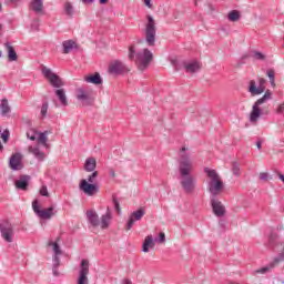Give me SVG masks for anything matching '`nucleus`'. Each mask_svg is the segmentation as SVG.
<instances>
[{
	"label": "nucleus",
	"mask_w": 284,
	"mask_h": 284,
	"mask_svg": "<svg viewBox=\"0 0 284 284\" xmlns=\"http://www.w3.org/2000/svg\"><path fill=\"white\" fill-rule=\"evenodd\" d=\"M179 156L181 187L185 194H194V190H196V179L192 175V172H194V162H192L185 146L180 150Z\"/></svg>",
	"instance_id": "nucleus-1"
},
{
	"label": "nucleus",
	"mask_w": 284,
	"mask_h": 284,
	"mask_svg": "<svg viewBox=\"0 0 284 284\" xmlns=\"http://www.w3.org/2000/svg\"><path fill=\"white\" fill-rule=\"evenodd\" d=\"M129 60L134 61L138 70H148L152 61L154 60V54L149 49H142L136 51V47L134 44L129 47Z\"/></svg>",
	"instance_id": "nucleus-2"
},
{
	"label": "nucleus",
	"mask_w": 284,
	"mask_h": 284,
	"mask_svg": "<svg viewBox=\"0 0 284 284\" xmlns=\"http://www.w3.org/2000/svg\"><path fill=\"white\" fill-rule=\"evenodd\" d=\"M268 247H272L274 252L280 254L266 266L255 271V274H267V272L274 270L278 263L284 261V243H278V234L272 233L268 237Z\"/></svg>",
	"instance_id": "nucleus-3"
},
{
	"label": "nucleus",
	"mask_w": 284,
	"mask_h": 284,
	"mask_svg": "<svg viewBox=\"0 0 284 284\" xmlns=\"http://www.w3.org/2000/svg\"><path fill=\"white\" fill-rule=\"evenodd\" d=\"M204 173L206 174L209 192L212 193L213 196H219V194L225 190L223 179H221V175H219L214 169L205 168Z\"/></svg>",
	"instance_id": "nucleus-4"
},
{
	"label": "nucleus",
	"mask_w": 284,
	"mask_h": 284,
	"mask_svg": "<svg viewBox=\"0 0 284 284\" xmlns=\"http://www.w3.org/2000/svg\"><path fill=\"white\" fill-rule=\"evenodd\" d=\"M87 219L92 227H101V230H108L112 223V211L110 207L106 209V213L99 219L97 211H87Z\"/></svg>",
	"instance_id": "nucleus-5"
},
{
	"label": "nucleus",
	"mask_w": 284,
	"mask_h": 284,
	"mask_svg": "<svg viewBox=\"0 0 284 284\" xmlns=\"http://www.w3.org/2000/svg\"><path fill=\"white\" fill-rule=\"evenodd\" d=\"M272 99V91L266 90L265 94L260 98L252 106V111L250 113V122L251 123H258V119H261L262 114H267V111H262L261 106L263 103H267V101H271Z\"/></svg>",
	"instance_id": "nucleus-6"
},
{
	"label": "nucleus",
	"mask_w": 284,
	"mask_h": 284,
	"mask_svg": "<svg viewBox=\"0 0 284 284\" xmlns=\"http://www.w3.org/2000/svg\"><path fill=\"white\" fill-rule=\"evenodd\" d=\"M144 39L149 48L156 45V20L150 14L146 16V22L144 24Z\"/></svg>",
	"instance_id": "nucleus-7"
},
{
	"label": "nucleus",
	"mask_w": 284,
	"mask_h": 284,
	"mask_svg": "<svg viewBox=\"0 0 284 284\" xmlns=\"http://www.w3.org/2000/svg\"><path fill=\"white\" fill-rule=\"evenodd\" d=\"M48 134H52V131L38 133V144L34 146H29L30 154H33L38 161H43V159H45V153L39 149V145H43V148H50V144H48Z\"/></svg>",
	"instance_id": "nucleus-8"
},
{
	"label": "nucleus",
	"mask_w": 284,
	"mask_h": 284,
	"mask_svg": "<svg viewBox=\"0 0 284 284\" xmlns=\"http://www.w3.org/2000/svg\"><path fill=\"white\" fill-rule=\"evenodd\" d=\"M75 99H78V101H81L82 105H93L94 91L89 88L80 87L75 89Z\"/></svg>",
	"instance_id": "nucleus-9"
},
{
	"label": "nucleus",
	"mask_w": 284,
	"mask_h": 284,
	"mask_svg": "<svg viewBox=\"0 0 284 284\" xmlns=\"http://www.w3.org/2000/svg\"><path fill=\"white\" fill-rule=\"evenodd\" d=\"M32 210L39 216V219H42L43 221H50L54 214H57V211H54V206H50L48 209H41L39 206V200H34L32 202Z\"/></svg>",
	"instance_id": "nucleus-10"
},
{
	"label": "nucleus",
	"mask_w": 284,
	"mask_h": 284,
	"mask_svg": "<svg viewBox=\"0 0 284 284\" xmlns=\"http://www.w3.org/2000/svg\"><path fill=\"white\" fill-rule=\"evenodd\" d=\"M42 74L53 88H63V80L48 67H42Z\"/></svg>",
	"instance_id": "nucleus-11"
},
{
	"label": "nucleus",
	"mask_w": 284,
	"mask_h": 284,
	"mask_svg": "<svg viewBox=\"0 0 284 284\" xmlns=\"http://www.w3.org/2000/svg\"><path fill=\"white\" fill-rule=\"evenodd\" d=\"M49 247H52L54 255H53V275L59 276V265H61V260H59V256L63 254L61 251V246H59V243L49 241L48 243Z\"/></svg>",
	"instance_id": "nucleus-12"
},
{
	"label": "nucleus",
	"mask_w": 284,
	"mask_h": 284,
	"mask_svg": "<svg viewBox=\"0 0 284 284\" xmlns=\"http://www.w3.org/2000/svg\"><path fill=\"white\" fill-rule=\"evenodd\" d=\"M0 232L3 241L6 243H12L14 241V227L8 221H4L0 224Z\"/></svg>",
	"instance_id": "nucleus-13"
},
{
	"label": "nucleus",
	"mask_w": 284,
	"mask_h": 284,
	"mask_svg": "<svg viewBox=\"0 0 284 284\" xmlns=\"http://www.w3.org/2000/svg\"><path fill=\"white\" fill-rule=\"evenodd\" d=\"M88 274H90V261L82 260L80 263L78 284H88Z\"/></svg>",
	"instance_id": "nucleus-14"
},
{
	"label": "nucleus",
	"mask_w": 284,
	"mask_h": 284,
	"mask_svg": "<svg viewBox=\"0 0 284 284\" xmlns=\"http://www.w3.org/2000/svg\"><path fill=\"white\" fill-rule=\"evenodd\" d=\"M79 189L87 196H94V194L99 193V185L98 184H90V182H88V180H85V179L80 181Z\"/></svg>",
	"instance_id": "nucleus-15"
},
{
	"label": "nucleus",
	"mask_w": 284,
	"mask_h": 284,
	"mask_svg": "<svg viewBox=\"0 0 284 284\" xmlns=\"http://www.w3.org/2000/svg\"><path fill=\"white\" fill-rule=\"evenodd\" d=\"M265 83H267V81L265 79L258 78V87H256V81L251 80L250 87H248V92L252 94V97L263 94L265 92Z\"/></svg>",
	"instance_id": "nucleus-16"
},
{
	"label": "nucleus",
	"mask_w": 284,
	"mask_h": 284,
	"mask_svg": "<svg viewBox=\"0 0 284 284\" xmlns=\"http://www.w3.org/2000/svg\"><path fill=\"white\" fill-rule=\"evenodd\" d=\"M143 216H145V209L144 207H140L138 211H134L128 223L125 226L126 232H130V230H132V227L134 226V222L135 221H141V219H143Z\"/></svg>",
	"instance_id": "nucleus-17"
},
{
	"label": "nucleus",
	"mask_w": 284,
	"mask_h": 284,
	"mask_svg": "<svg viewBox=\"0 0 284 284\" xmlns=\"http://www.w3.org/2000/svg\"><path fill=\"white\" fill-rule=\"evenodd\" d=\"M109 72L111 74H121L123 72H128V67H125V64H123V62H121L119 60H114L109 65Z\"/></svg>",
	"instance_id": "nucleus-18"
},
{
	"label": "nucleus",
	"mask_w": 284,
	"mask_h": 284,
	"mask_svg": "<svg viewBox=\"0 0 284 284\" xmlns=\"http://www.w3.org/2000/svg\"><path fill=\"white\" fill-rule=\"evenodd\" d=\"M211 205L215 216H225V205H223L221 201L216 200V197L213 196L211 199Z\"/></svg>",
	"instance_id": "nucleus-19"
},
{
	"label": "nucleus",
	"mask_w": 284,
	"mask_h": 284,
	"mask_svg": "<svg viewBox=\"0 0 284 284\" xmlns=\"http://www.w3.org/2000/svg\"><path fill=\"white\" fill-rule=\"evenodd\" d=\"M183 68L186 72H190L191 74H193L194 72H199V70H201V62L199 61L183 62Z\"/></svg>",
	"instance_id": "nucleus-20"
},
{
	"label": "nucleus",
	"mask_w": 284,
	"mask_h": 284,
	"mask_svg": "<svg viewBox=\"0 0 284 284\" xmlns=\"http://www.w3.org/2000/svg\"><path fill=\"white\" fill-rule=\"evenodd\" d=\"M9 165L11 170H21V168H23V164L21 163V154H13L10 159Z\"/></svg>",
	"instance_id": "nucleus-21"
},
{
	"label": "nucleus",
	"mask_w": 284,
	"mask_h": 284,
	"mask_svg": "<svg viewBox=\"0 0 284 284\" xmlns=\"http://www.w3.org/2000/svg\"><path fill=\"white\" fill-rule=\"evenodd\" d=\"M84 81H87V83H93V85H101V83H103V79H101V74L99 73L85 77Z\"/></svg>",
	"instance_id": "nucleus-22"
},
{
	"label": "nucleus",
	"mask_w": 284,
	"mask_h": 284,
	"mask_svg": "<svg viewBox=\"0 0 284 284\" xmlns=\"http://www.w3.org/2000/svg\"><path fill=\"white\" fill-rule=\"evenodd\" d=\"M154 245V239L152 237V235H148L142 244V252H150V250H152Z\"/></svg>",
	"instance_id": "nucleus-23"
},
{
	"label": "nucleus",
	"mask_w": 284,
	"mask_h": 284,
	"mask_svg": "<svg viewBox=\"0 0 284 284\" xmlns=\"http://www.w3.org/2000/svg\"><path fill=\"white\" fill-rule=\"evenodd\" d=\"M55 97L59 99L61 105L68 106V95H65V89H57Z\"/></svg>",
	"instance_id": "nucleus-24"
},
{
	"label": "nucleus",
	"mask_w": 284,
	"mask_h": 284,
	"mask_svg": "<svg viewBox=\"0 0 284 284\" xmlns=\"http://www.w3.org/2000/svg\"><path fill=\"white\" fill-rule=\"evenodd\" d=\"M4 47L8 52V60L17 61V59H19V55H17V51L14 50V47H12L10 43H4Z\"/></svg>",
	"instance_id": "nucleus-25"
},
{
	"label": "nucleus",
	"mask_w": 284,
	"mask_h": 284,
	"mask_svg": "<svg viewBox=\"0 0 284 284\" xmlns=\"http://www.w3.org/2000/svg\"><path fill=\"white\" fill-rule=\"evenodd\" d=\"M85 172H94L97 170V159L88 158L84 162Z\"/></svg>",
	"instance_id": "nucleus-26"
},
{
	"label": "nucleus",
	"mask_w": 284,
	"mask_h": 284,
	"mask_svg": "<svg viewBox=\"0 0 284 284\" xmlns=\"http://www.w3.org/2000/svg\"><path fill=\"white\" fill-rule=\"evenodd\" d=\"M30 8L37 14L43 12V0H32L30 3Z\"/></svg>",
	"instance_id": "nucleus-27"
},
{
	"label": "nucleus",
	"mask_w": 284,
	"mask_h": 284,
	"mask_svg": "<svg viewBox=\"0 0 284 284\" xmlns=\"http://www.w3.org/2000/svg\"><path fill=\"white\" fill-rule=\"evenodd\" d=\"M29 181L30 176L23 175L20 178V180L16 181V187H18V190H28Z\"/></svg>",
	"instance_id": "nucleus-28"
},
{
	"label": "nucleus",
	"mask_w": 284,
	"mask_h": 284,
	"mask_svg": "<svg viewBox=\"0 0 284 284\" xmlns=\"http://www.w3.org/2000/svg\"><path fill=\"white\" fill-rule=\"evenodd\" d=\"M62 48H63V54H70V52H72V50L77 48V42L72 40H67L62 43Z\"/></svg>",
	"instance_id": "nucleus-29"
},
{
	"label": "nucleus",
	"mask_w": 284,
	"mask_h": 284,
	"mask_svg": "<svg viewBox=\"0 0 284 284\" xmlns=\"http://www.w3.org/2000/svg\"><path fill=\"white\" fill-rule=\"evenodd\" d=\"M0 110L2 116H6V114H10V104L8 103V99H2L0 103Z\"/></svg>",
	"instance_id": "nucleus-30"
},
{
	"label": "nucleus",
	"mask_w": 284,
	"mask_h": 284,
	"mask_svg": "<svg viewBox=\"0 0 284 284\" xmlns=\"http://www.w3.org/2000/svg\"><path fill=\"white\" fill-rule=\"evenodd\" d=\"M227 18L229 21L236 22L239 21V19H241V12H239L237 10H233L229 13Z\"/></svg>",
	"instance_id": "nucleus-31"
},
{
	"label": "nucleus",
	"mask_w": 284,
	"mask_h": 284,
	"mask_svg": "<svg viewBox=\"0 0 284 284\" xmlns=\"http://www.w3.org/2000/svg\"><path fill=\"white\" fill-rule=\"evenodd\" d=\"M39 131L31 129L27 132V138L30 139V141H37V136H39Z\"/></svg>",
	"instance_id": "nucleus-32"
},
{
	"label": "nucleus",
	"mask_w": 284,
	"mask_h": 284,
	"mask_svg": "<svg viewBox=\"0 0 284 284\" xmlns=\"http://www.w3.org/2000/svg\"><path fill=\"white\" fill-rule=\"evenodd\" d=\"M64 11H65V14H68L69 17H72V14H74V8L72 7V3L65 2Z\"/></svg>",
	"instance_id": "nucleus-33"
},
{
	"label": "nucleus",
	"mask_w": 284,
	"mask_h": 284,
	"mask_svg": "<svg viewBox=\"0 0 284 284\" xmlns=\"http://www.w3.org/2000/svg\"><path fill=\"white\" fill-rule=\"evenodd\" d=\"M232 172L235 176H239L241 174V165L237 162H233Z\"/></svg>",
	"instance_id": "nucleus-34"
},
{
	"label": "nucleus",
	"mask_w": 284,
	"mask_h": 284,
	"mask_svg": "<svg viewBox=\"0 0 284 284\" xmlns=\"http://www.w3.org/2000/svg\"><path fill=\"white\" fill-rule=\"evenodd\" d=\"M97 176H99V171H93L92 174L87 179L88 183L95 184Z\"/></svg>",
	"instance_id": "nucleus-35"
},
{
	"label": "nucleus",
	"mask_w": 284,
	"mask_h": 284,
	"mask_svg": "<svg viewBox=\"0 0 284 284\" xmlns=\"http://www.w3.org/2000/svg\"><path fill=\"white\" fill-rule=\"evenodd\" d=\"M40 114L41 119H45V116H48V102L42 103Z\"/></svg>",
	"instance_id": "nucleus-36"
},
{
	"label": "nucleus",
	"mask_w": 284,
	"mask_h": 284,
	"mask_svg": "<svg viewBox=\"0 0 284 284\" xmlns=\"http://www.w3.org/2000/svg\"><path fill=\"white\" fill-rule=\"evenodd\" d=\"M253 59H257L258 61H263V60H265V54H263L258 51H255V52H253Z\"/></svg>",
	"instance_id": "nucleus-37"
},
{
	"label": "nucleus",
	"mask_w": 284,
	"mask_h": 284,
	"mask_svg": "<svg viewBox=\"0 0 284 284\" xmlns=\"http://www.w3.org/2000/svg\"><path fill=\"white\" fill-rule=\"evenodd\" d=\"M40 194H41V196H50V193L48 192V186L43 185L40 189Z\"/></svg>",
	"instance_id": "nucleus-38"
},
{
	"label": "nucleus",
	"mask_w": 284,
	"mask_h": 284,
	"mask_svg": "<svg viewBox=\"0 0 284 284\" xmlns=\"http://www.w3.org/2000/svg\"><path fill=\"white\" fill-rule=\"evenodd\" d=\"M113 205L115 207V211L118 212V214L121 212V206L119 204V200H116L115 197H113Z\"/></svg>",
	"instance_id": "nucleus-39"
},
{
	"label": "nucleus",
	"mask_w": 284,
	"mask_h": 284,
	"mask_svg": "<svg viewBox=\"0 0 284 284\" xmlns=\"http://www.w3.org/2000/svg\"><path fill=\"white\" fill-rule=\"evenodd\" d=\"M31 30H33V31L39 30V20H34V21L31 23Z\"/></svg>",
	"instance_id": "nucleus-40"
},
{
	"label": "nucleus",
	"mask_w": 284,
	"mask_h": 284,
	"mask_svg": "<svg viewBox=\"0 0 284 284\" xmlns=\"http://www.w3.org/2000/svg\"><path fill=\"white\" fill-rule=\"evenodd\" d=\"M267 179H270V174H267V173H260V180L261 181H267Z\"/></svg>",
	"instance_id": "nucleus-41"
},
{
	"label": "nucleus",
	"mask_w": 284,
	"mask_h": 284,
	"mask_svg": "<svg viewBox=\"0 0 284 284\" xmlns=\"http://www.w3.org/2000/svg\"><path fill=\"white\" fill-rule=\"evenodd\" d=\"M274 75H275L274 70H268L267 71V77H268L270 81L274 80Z\"/></svg>",
	"instance_id": "nucleus-42"
},
{
	"label": "nucleus",
	"mask_w": 284,
	"mask_h": 284,
	"mask_svg": "<svg viewBox=\"0 0 284 284\" xmlns=\"http://www.w3.org/2000/svg\"><path fill=\"white\" fill-rule=\"evenodd\" d=\"M277 113H278V114H283V113H284V103H282V104H280V105L277 106Z\"/></svg>",
	"instance_id": "nucleus-43"
},
{
	"label": "nucleus",
	"mask_w": 284,
	"mask_h": 284,
	"mask_svg": "<svg viewBox=\"0 0 284 284\" xmlns=\"http://www.w3.org/2000/svg\"><path fill=\"white\" fill-rule=\"evenodd\" d=\"M9 136H10V133L9 132H4V133H2V135H1V139L4 141V143H6V141H8V139H9Z\"/></svg>",
	"instance_id": "nucleus-44"
},
{
	"label": "nucleus",
	"mask_w": 284,
	"mask_h": 284,
	"mask_svg": "<svg viewBox=\"0 0 284 284\" xmlns=\"http://www.w3.org/2000/svg\"><path fill=\"white\" fill-rule=\"evenodd\" d=\"M160 243H165V233L161 232L159 235Z\"/></svg>",
	"instance_id": "nucleus-45"
},
{
	"label": "nucleus",
	"mask_w": 284,
	"mask_h": 284,
	"mask_svg": "<svg viewBox=\"0 0 284 284\" xmlns=\"http://www.w3.org/2000/svg\"><path fill=\"white\" fill-rule=\"evenodd\" d=\"M144 4L146 6V8L152 9V0H144Z\"/></svg>",
	"instance_id": "nucleus-46"
},
{
	"label": "nucleus",
	"mask_w": 284,
	"mask_h": 284,
	"mask_svg": "<svg viewBox=\"0 0 284 284\" xmlns=\"http://www.w3.org/2000/svg\"><path fill=\"white\" fill-rule=\"evenodd\" d=\"M109 175L111 176V179H114V176H116V173L114 172V169L109 170Z\"/></svg>",
	"instance_id": "nucleus-47"
},
{
	"label": "nucleus",
	"mask_w": 284,
	"mask_h": 284,
	"mask_svg": "<svg viewBox=\"0 0 284 284\" xmlns=\"http://www.w3.org/2000/svg\"><path fill=\"white\" fill-rule=\"evenodd\" d=\"M262 145H263V143L261 141H257L256 146L258 150H261Z\"/></svg>",
	"instance_id": "nucleus-48"
},
{
	"label": "nucleus",
	"mask_w": 284,
	"mask_h": 284,
	"mask_svg": "<svg viewBox=\"0 0 284 284\" xmlns=\"http://www.w3.org/2000/svg\"><path fill=\"white\" fill-rule=\"evenodd\" d=\"M277 176L284 182V175L282 173H277Z\"/></svg>",
	"instance_id": "nucleus-49"
},
{
	"label": "nucleus",
	"mask_w": 284,
	"mask_h": 284,
	"mask_svg": "<svg viewBox=\"0 0 284 284\" xmlns=\"http://www.w3.org/2000/svg\"><path fill=\"white\" fill-rule=\"evenodd\" d=\"M270 81H271L272 88H276V82H274V80H270Z\"/></svg>",
	"instance_id": "nucleus-50"
},
{
	"label": "nucleus",
	"mask_w": 284,
	"mask_h": 284,
	"mask_svg": "<svg viewBox=\"0 0 284 284\" xmlns=\"http://www.w3.org/2000/svg\"><path fill=\"white\" fill-rule=\"evenodd\" d=\"M122 284H132V281H130V280H124Z\"/></svg>",
	"instance_id": "nucleus-51"
},
{
	"label": "nucleus",
	"mask_w": 284,
	"mask_h": 284,
	"mask_svg": "<svg viewBox=\"0 0 284 284\" xmlns=\"http://www.w3.org/2000/svg\"><path fill=\"white\" fill-rule=\"evenodd\" d=\"M84 3H92L94 0H82Z\"/></svg>",
	"instance_id": "nucleus-52"
},
{
	"label": "nucleus",
	"mask_w": 284,
	"mask_h": 284,
	"mask_svg": "<svg viewBox=\"0 0 284 284\" xmlns=\"http://www.w3.org/2000/svg\"><path fill=\"white\" fill-rule=\"evenodd\" d=\"M100 3H108V0H100Z\"/></svg>",
	"instance_id": "nucleus-53"
},
{
	"label": "nucleus",
	"mask_w": 284,
	"mask_h": 284,
	"mask_svg": "<svg viewBox=\"0 0 284 284\" xmlns=\"http://www.w3.org/2000/svg\"><path fill=\"white\" fill-rule=\"evenodd\" d=\"M282 48H283V50H284V37H283V43H282Z\"/></svg>",
	"instance_id": "nucleus-54"
},
{
	"label": "nucleus",
	"mask_w": 284,
	"mask_h": 284,
	"mask_svg": "<svg viewBox=\"0 0 284 284\" xmlns=\"http://www.w3.org/2000/svg\"><path fill=\"white\" fill-rule=\"evenodd\" d=\"M1 28H3V27L0 24V30H1Z\"/></svg>",
	"instance_id": "nucleus-55"
},
{
	"label": "nucleus",
	"mask_w": 284,
	"mask_h": 284,
	"mask_svg": "<svg viewBox=\"0 0 284 284\" xmlns=\"http://www.w3.org/2000/svg\"><path fill=\"white\" fill-rule=\"evenodd\" d=\"M0 57H1V52H0Z\"/></svg>",
	"instance_id": "nucleus-56"
}]
</instances>
